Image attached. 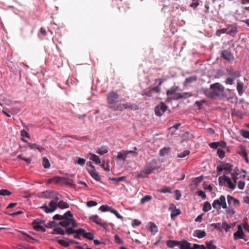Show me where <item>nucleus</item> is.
I'll return each mask as SVG.
<instances>
[{
  "label": "nucleus",
  "instance_id": "f257e3e1",
  "mask_svg": "<svg viewBox=\"0 0 249 249\" xmlns=\"http://www.w3.org/2000/svg\"><path fill=\"white\" fill-rule=\"evenodd\" d=\"M223 87L219 83H216L211 85L210 89H205V94L209 98H213L219 96L223 91Z\"/></svg>",
  "mask_w": 249,
  "mask_h": 249
},
{
  "label": "nucleus",
  "instance_id": "f03ea898",
  "mask_svg": "<svg viewBox=\"0 0 249 249\" xmlns=\"http://www.w3.org/2000/svg\"><path fill=\"white\" fill-rule=\"evenodd\" d=\"M119 95L114 91H111L107 94V100L108 107L113 111L116 110V107L119 104Z\"/></svg>",
  "mask_w": 249,
  "mask_h": 249
},
{
  "label": "nucleus",
  "instance_id": "7ed1b4c3",
  "mask_svg": "<svg viewBox=\"0 0 249 249\" xmlns=\"http://www.w3.org/2000/svg\"><path fill=\"white\" fill-rule=\"evenodd\" d=\"M212 206L213 208L217 210H219L221 208L223 209L227 208L225 196L222 195L219 198L214 200L212 204Z\"/></svg>",
  "mask_w": 249,
  "mask_h": 249
},
{
  "label": "nucleus",
  "instance_id": "20e7f679",
  "mask_svg": "<svg viewBox=\"0 0 249 249\" xmlns=\"http://www.w3.org/2000/svg\"><path fill=\"white\" fill-rule=\"evenodd\" d=\"M129 109L130 110H136L138 109L139 107L137 105L135 104H131L126 103L124 104H119L116 107V110L122 111L124 109Z\"/></svg>",
  "mask_w": 249,
  "mask_h": 249
},
{
  "label": "nucleus",
  "instance_id": "39448f33",
  "mask_svg": "<svg viewBox=\"0 0 249 249\" xmlns=\"http://www.w3.org/2000/svg\"><path fill=\"white\" fill-rule=\"evenodd\" d=\"M154 168L150 165L145 166L143 169L137 175L138 178H146L148 175L150 174Z\"/></svg>",
  "mask_w": 249,
  "mask_h": 249
},
{
  "label": "nucleus",
  "instance_id": "423d86ee",
  "mask_svg": "<svg viewBox=\"0 0 249 249\" xmlns=\"http://www.w3.org/2000/svg\"><path fill=\"white\" fill-rule=\"evenodd\" d=\"M87 169L90 176L97 181L100 180V176L96 171L95 167L89 162V165L87 164Z\"/></svg>",
  "mask_w": 249,
  "mask_h": 249
},
{
  "label": "nucleus",
  "instance_id": "0eeeda50",
  "mask_svg": "<svg viewBox=\"0 0 249 249\" xmlns=\"http://www.w3.org/2000/svg\"><path fill=\"white\" fill-rule=\"evenodd\" d=\"M168 107L163 102H161L155 108V114L158 116H162L167 110Z\"/></svg>",
  "mask_w": 249,
  "mask_h": 249
},
{
  "label": "nucleus",
  "instance_id": "6e6552de",
  "mask_svg": "<svg viewBox=\"0 0 249 249\" xmlns=\"http://www.w3.org/2000/svg\"><path fill=\"white\" fill-rule=\"evenodd\" d=\"M49 206L44 205L41 207L46 213L53 212L57 208V204L54 201L52 200L49 204Z\"/></svg>",
  "mask_w": 249,
  "mask_h": 249
},
{
  "label": "nucleus",
  "instance_id": "1a4fd4ad",
  "mask_svg": "<svg viewBox=\"0 0 249 249\" xmlns=\"http://www.w3.org/2000/svg\"><path fill=\"white\" fill-rule=\"evenodd\" d=\"M227 35L235 37L238 32L237 26L236 24H229L227 27Z\"/></svg>",
  "mask_w": 249,
  "mask_h": 249
},
{
  "label": "nucleus",
  "instance_id": "9d476101",
  "mask_svg": "<svg viewBox=\"0 0 249 249\" xmlns=\"http://www.w3.org/2000/svg\"><path fill=\"white\" fill-rule=\"evenodd\" d=\"M219 182H220L222 180H223L224 181L226 182L227 183V185L228 187L232 189L233 190L235 188V183H233L231 180V179L228 176H225L224 175L222 177H220L218 178Z\"/></svg>",
  "mask_w": 249,
  "mask_h": 249
},
{
  "label": "nucleus",
  "instance_id": "9b49d317",
  "mask_svg": "<svg viewBox=\"0 0 249 249\" xmlns=\"http://www.w3.org/2000/svg\"><path fill=\"white\" fill-rule=\"evenodd\" d=\"M227 201L230 207L239 206L240 205V202L238 199L235 198L230 195L227 196Z\"/></svg>",
  "mask_w": 249,
  "mask_h": 249
},
{
  "label": "nucleus",
  "instance_id": "f8f14e48",
  "mask_svg": "<svg viewBox=\"0 0 249 249\" xmlns=\"http://www.w3.org/2000/svg\"><path fill=\"white\" fill-rule=\"evenodd\" d=\"M221 57L224 59L231 62L233 60V57L229 50H225L221 52Z\"/></svg>",
  "mask_w": 249,
  "mask_h": 249
},
{
  "label": "nucleus",
  "instance_id": "ddd939ff",
  "mask_svg": "<svg viewBox=\"0 0 249 249\" xmlns=\"http://www.w3.org/2000/svg\"><path fill=\"white\" fill-rule=\"evenodd\" d=\"M244 235V233L242 226L240 225H238L237 231L233 234L234 239L237 240L239 239H243Z\"/></svg>",
  "mask_w": 249,
  "mask_h": 249
},
{
  "label": "nucleus",
  "instance_id": "4468645a",
  "mask_svg": "<svg viewBox=\"0 0 249 249\" xmlns=\"http://www.w3.org/2000/svg\"><path fill=\"white\" fill-rule=\"evenodd\" d=\"M89 219L103 227H105L107 225L106 223H103L101 222V219L99 218V216L97 215L91 216L89 217Z\"/></svg>",
  "mask_w": 249,
  "mask_h": 249
},
{
  "label": "nucleus",
  "instance_id": "2eb2a0df",
  "mask_svg": "<svg viewBox=\"0 0 249 249\" xmlns=\"http://www.w3.org/2000/svg\"><path fill=\"white\" fill-rule=\"evenodd\" d=\"M193 96V94L190 92L178 93L175 95L174 99L178 100L179 99L187 98Z\"/></svg>",
  "mask_w": 249,
  "mask_h": 249
},
{
  "label": "nucleus",
  "instance_id": "dca6fc26",
  "mask_svg": "<svg viewBox=\"0 0 249 249\" xmlns=\"http://www.w3.org/2000/svg\"><path fill=\"white\" fill-rule=\"evenodd\" d=\"M178 246L181 249H191V243L185 240L179 241Z\"/></svg>",
  "mask_w": 249,
  "mask_h": 249
},
{
  "label": "nucleus",
  "instance_id": "f3484780",
  "mask_svg": "<svg viewBox=\"0 0 249 249\" xmlns=\"http://www.w3.org/2000/svg\"><path fill=\"white\" fill-rule=\"evenodd\" d=\"M71 218H63V219L59 223V225L63 227H67L71 225Z\"/></svg>",
  "mask_w": 249,
  "mask_h": 249
},
{
  "label": "nucleus",
  "instance_id": "a211bd4d",
  "mask_svg": "<svg viewBox=\"0 0 249 249\" xmlns=\"http://www.w3.org/2000/svg\"><path fill=\"white\" fill-rule=\"evenodd\" d=\"M148 230L151 232H153L154 234L158 231V229L157 226L152 222H149L148 223Z\"/></svg>",
  "mask_w": 249,
  "mask_h": 249
},
{
  "label": "nucleus",
  "instance_id": "6ab92c4d",
  "mask_svg": "<svg viewBox=\"0 0 249 249\" xmlns=\"http://www.w3.org/2000/svg\"><path fill=\"white\" fill-rule=\"evenodd\" d=\"M194 235L198 238H202L206 235V233L204 231L196 230L194 231Z\"/></svg>",
  "mask_w": 249,
  "mask_h": 249
},
{
  "label": "nucleus",
  "instance_id": "aec40b11",
  "mask_svg": "<svg viewBox=\"0 0 249 249\" xmlns=\"http://www.w3.org/2000/svg\"><path fill=\"white\" fill-rule=\"evenodd\" d=\"M28 146L31 149H37L39 151L41 152L44 150V148L36 143H28Z\"/></svg>",
  "mask_w": 249,
  "mask_h": 249
},
{
  "label": "nucleus",
  "instance_id": "412c9836",
  "mask_svg": "<svg viewBox=\"0 0 249 249\" xmlns=\"http://www.w3.org/2000/svg\"><path fill=\"white\" fill-rule=\"evenodd\" d=\"M127 157V153L125 152V151L122 150L118 152L117 159L118 160H122L123 161H125Z\"/></svg>",
  "mask_w": 249,
  "mask_h": 249
},
{
  "label": "nucleus",
  "instance_id": "4be33fe9",
  "mask_svg": "<svg viewBox=\"0 0 249 249\" xmlns=\"http://www.w3.org/2000/svg\"><path fill=\"white\" fill-rule=\"evenodd\" d=\"M244 84L243 83L240 82L239 81H238L237 83V87L236 89L237 90L238 94L240 96H242L244 93Z\"/></svg>",
  "mask_w": 249,
  "mask_h": 249
},
{
  "label": "nucleus",
  "instance_id": "5701e85b",
  "mask_svg": "<svg viewBox=\"0 0 249 249\" xmlns=\"http://www.w3.org/2000/svg\"><path fill=\"white\" fill-rule=\"evenodd\" d=\"M227 72L228 75L233 76L234 78L239 77L241 76V71H233L231 70H227Z\"/></svg>",
  "mask_w": 249,
  "mask_h": 249
},
{
  "label": "nucleus",
  "instance_id": "b1692460",
  "mask_svg": "<svg viewBox=\"0 0 249 249\" xmlns=\"http://www.w3.org/2000/svg\"><path fill=\"white\" fill-rule=\"evenodd\" d=\"M89 155H90V157L89 158V159L91 160H93L94 162H95L96 164H100L101 163V160L99 157V156H97L96 155L93 154V153H89Z\"/></svg>",
  "mask_w": 249,
  "mask_h": 249
},
{
  "label": "nucleus",
  "instance_id": "393cba45",
  "mask_svg": "<svg viewBox=\"0 0 249 249\" xmlns=\"http://www.w3.org/2000/svg\"><path fill=\"white\" fill-rule=\"evenodd\" d=\"M85 231V230L83 229H78L77 230H76V231L74 233V235L73 236V237L75 239H80V235L83 236V233Z\"/></svg>",
  "mask_w": 249,
  "mask_h": 249
},
{
  "label": "nucleus",
  "instance_id": "a878e982",
  "mask_svg": "<svg viewBox=\"0 0 249 249\" xmlns=\"http://www.w3.org/2000/svg\"><path fill=\"white\" fill-rule=\"evenodd\" d=\"M179 241L169 240L167 242V246L169 248H173L176 246H178Z\"/></svg>",
  "mask_w": 249,
  "mask_h": 249
},
{
  "label": "nucleus",
  "instance_id": "bb28decb",
  "mask_svg": "<svg viewBox=\"0 0 249 249\" xmlns=\"http://www.w3.org/2000/svg\"><path fill=\"white\" fill-rule=\"evenodd\" d=\"M180 211L178 209L173 210L171 213V217L172 219L174 220L175 218L180 214Z\"/></svg>",
  "mask_w": 249,
  "mask_h": 249
},
{
  "label": "nucleus",
  "instance_id": "cd10ccee",
  "mask_svg": "<svg viewBox=\"0 0 249 249\" xmlns=\"http://www.w3.org/2000/svg\"><path fill=\"white\" fill-rule=\"evenodd\" d=\"M53 234H60L64 235L66 234L65 231L61 228H55L53 229Z\"/></svg>",
  "mask_w": 249,
  "mask_h": 249
},
{
  "label": "nucleus",
  "instance_id": "c85d7f7f",
  "mask_svg": "<svg viewBox=\"0 0 249 249\" xmlns=\"http://www.w3.org/2000/svg\"><path fill=\"white\" fill-rule=\"evenodd\" d=\"M57 207H59L60 209H65L69 207V205L66 202H65L63 200H60L57 204Z\"/></svg>",
  "mask_w": 249,
  "mask_h": 249
},
{
  "label": "nucleus",
  "instance_id": "c756f323",
  "mask_svg": "<svg viewBox=\"0 0 249 249\" xmlns=\"http://www.w3.org/2000/svg\"><path fill=\"white\" fill-rule=\"evenodd\" d=\"M83 236L87 239H88L90 240H94V235L93 233L91 232H86V231L83 233Z\"/></svg>",
  "mask_w": 249,
  "mask_h": 249
},
{
  "label": "nucleus",
  "instance_id": "7c9ffc66",
  "mask_svg": "<svg viewBox=\"0 0 249 249\" xmlns=\"http://www.w3.org/2000/svg\"><path fill=\"white\" fill-rule=\"evenodd\" d=\"M224 170L228 171L229 173H231L232 170L233 165L230 163H226L223 165Z\"/></svg>",
  "mask_w": 249,
  "mask_h": 249
},
{
  "label": "nucleus",
  "instance_id": "2f4dec72",
  "mask_svg": "<svg viewBox=\"0 0 249 249\" xmlns=\"http://www.w3.org/2000/svg\"><path fill=\"white\" fill-rule=\"evenodd\" d=\"M65 137L74 139H76L78 141H83V140H87L88 139V137H87V136L78 137L76 135H68V136H66Z\"/></svg>",
  "mask_w": 249,
  "mask_h": 249
},
{
  "label": "nucleus",
  "instance_id": "473e14b6",
  "mask_svg": "<svg viewBox=\"0 0 249 249\" xmlns=\"http://www.w3.org/2000/svg\"><path fill=\"white\" fill-rule=\"evenodd\" d=\"M212 208V206L211 205V204L208 202L206 201L204 202L203 207V211L205 212H207L209 211H210Z\"/></svg>",
  "mask_w": 249,
  "mask_h": 249
},
{
  "label": "nucleus",
  "instance_id": "72a5a7b5",
  "mask_svg": "<svg viewBox=\"0 0 249 249\" xmlns=\"http://www.w3.org/2000/svg\"><path fill=\"white\" fill-rule=\"evenodd\" d=\"M108 152V149L106 147H102L101 148L99 149L98 151H96V153L103 155L105 154Z\"/></svg>",
  "mask_w": 249,
  "mask_h": 249
},
{
  "label": "nucleus",
  "instance_id": "f704fd0d",
  "mask_svg": "<svg viewBox=\"0 0 249 249\" xmlns=\"http://www.w3.org/2000/svg\"><path fill=\"white\" fill-rule=\"evenodd\" d=\"M42 164L45 168H48L50 167L49 160L47 158L45 157L43 158Z\"/></svg>",
  "mask_w": 249,
  "mask_h": 249
},
{
  "label": "nucleus",
  "instance_id": "c9c22d12",
  "mask_svg": "<svg viewBox=\"0 0 249 249\" xmlns=\"http://www.w3.org/2000/svg\"><path fill=\"white\" fill-rule=\"evenodd\" d=\"M152 199V196L150 195H146L141 199V202L142 204H144L145 203L150 201Z\"/></svg>",
  "mask_w": 249,
  "mask_h": 249
},
{
  "label": "nucleus",
  "instance_id": "e433bc0d",
  "mask_svg": "<svg viewBox=\"0 0 249 249\" xmlns=\"http://www.w3.org/2000/svg\"><path fill=\"white\" fill-rule=\"evenodd\" d=\"M160 193H171L172 191L171 189L166 186H163L162 189L159 191Z\"/></svg>",
  "mask_w": 249,
  "mask_h": 249
},
{
  "label": "nucleus",
  "instance_id": "4c0bfd02",
  "mask_svg": "<svg viewBox=\"0 0 249 249\" xmlns=\"http://www.w3.org/2000/svg\"><path fill=\"white\" fill-rule=\"evenodd\" d=\"M170 148L169 147H164L162 148L160 150V155L161 156H164L165 155L167 154V153L169 152Z\"/></svg>",
  "mask_w": 249,
  "mask_h": 249
},
{
  "label": "nucleus",
  "instance_id": "58836bf2",
  "mask_svg": "<svg viewBox=\"0 0 249 249\" xmlns=\"http://www.w3.org/2000/svg\"><path fill=\"white\" fill-rule=\"evenodd\" d=\"M33 226L34 229L36 231L42 232H45L46 231V229L43 227L40 226V225H36L35 224V225Z\"/></svg>",
  "mask_w": 249,
  "mask_h": 249
},
{
  "label": "nucleus",
  "instance_id": "ea45409f",
  "mask_svg": "<svg viewBox=\"0 0 249 249\" xmlns=\"http://www.w3.org/2000/svg\"><path fill=\"white\" fill-rule=\"evenodd\" d=\"M190 151L185 150L180 153L178 154L177 157L178 158H185L186 156L190 154Z\"/></svg>",
  "mask_w": 249,
  "mask_h": 249
},
{
  "label": "nucleus",
  "instance_id": "a19ab883",
  "mask_svg": "<svg viewBox=\"0 0 249 249\" xmlns=\"http://www.w3.org/2000/svg\"><path fill=\"white\" fill-rule=\"evenodd\" d=\"M152 94H153L152 90L151 89H145V90H143L142 92V95H145V96H147L148 97H151V96H152Z\"/></svg>",
  "mask_w": 249,
  "mask_h": 249
},
{
  "label": "nucleus",
  "instance_id": "79ce46f5",
  "mask_svg": "<svg viewBox=\"0 0 249 249\" xmlns=\"http://www.w3.org/2000/svg\"><path fill=\"white\" fill-rule=\"evenodd\" d=\"M225 33L227 34V28H222L221 29L217 30L216 32V35L217 36H220L221 35V34H225Z\"/></svg>",
  "mask_w": 249,
  "mask_h": 249
},
{
  "label": "nucleus",
  "instance_id": "37998d69",
  "mask_svg": "<svg viewBox=\"0 0 249 249\" xmlns=\"http://www.w3.org/2000/svg\"><path fill=\"white\" fill-rule=\"evenodd\" d=\"M11 194L12 193L6 189L0 190V196H10Z\"/></svg>",
  "mask_w": 249,
  "mask_h": 249
},
{
  "label": "nucleus",
  "instance_id": "c03bdc74",
  "mask_svg": "<svg viewBox=\"0 0 249 249\" xmlns=\"http://www.w3.org/2000/svg\"><path fill=\"white\" fill-rule=\"evenodd\" d=\"M57 242L62 246L66 248L69 247L70 245V243L68 241L64 240H59Z\"/></svg>",
  "mask_w": 249,
  "mask_h": 249
},
{
  "label": "nucleus",
  "instance_id": "a18cd8bd",
  "mask_svg": "<svg viewBox=\"0 0 249 249\" xmlns=\"http://www.w3.org/2000/svg\"><path fill=\"white\" fill-rule=\"evenodd\" d=\"M199 5V0H192V2L190 4V7L196 9L197 7Z\"/></svg>",
  "mask_w": 249,
  "mask_h": 249
},
{
  "label": "nucleus",
  "instance_id": "49530a36",
  "mask_svg": "<svg viewBox=\"0 0 249 249\" xmlns=\"http://www.w3.org/2000/svg\"><path fill=\"white\" fill-rule=\"evenodd\" d=\"M99 210L102 212H110V211H111V208L107 205H102L100 207Z\"/></svg>",
  "mask_w": 249,
  "mask_h": 249
},
{
  "label": "nucleus",
  "instance_id": "de8ad7c7",
  "mask_svg": "<svg viewBox=\"0 0 249 249\" xmlns=\"http://www.w3.org/2000/svg\"><path fill=\"white\" fill-rule=\"evenodd\" d=\"M231 226L229 225L226 222H222L221 228L224 229L226 231H228L231 229Z\"/></svg>",
  "mask_w": 249,
  "mask_h": 249
},
{
  "label": "nucleus",
  "instance_id": "09e8293b",
  "mask_svg": "<svg viewBox=\"0 0 249 249\" xmlns=\"http://www.w3.org/2000/svg\"><path fill=\"white\" fill-rule=\"evenodd\" d=\"M54 192L53 191H46L44 193V197L46 198H51L53 196Z\"/></svg>",
  "mask_w": 249,
  "mask_h": 249
},
{
  "label": "nucleus",
  "instance_id": "8fccbe9b",
  "mask_svg": "<svg viewBox=\"0 0 249 249\" xmlns=\"http://www.w3.org/2000/svg\"><path fill=\"white\" fill-rule=\"evenodd\" d=\"M197 80V77L196 76H190L187 78L185 80L186 83H191L193 81H196Z\"/></svg>",
  "mask_w": 249,
  "mask_h": 249
},
{
  "label": "nucleus",
  "instance_id": "3c124183",
  "mask_svg": "<svg viewBox=\"0 0 249 249\" xmlns=\"http://www.w3.org/2000/svg\"><path fill=\"white\" fill-rule=\"evenodd\" d=\"M204 178L203 176H200L199 177L195 178L193 179V182L195 184H197L201 182Z\"/></svg>",
  "mask_w": 249,
  "mask_h": 249
},
{
  "label": "nucleus",
  "instance_id": "603ef678",
  "mask_svg": "<svg viewBox=\"0 0 249 249\" xmlns=\"http://www.w3.org/2000/svg\"><path fill=\"white\" fill-rule=\"evenodd\" d=\"M206 249H216V247L213 244V242L210 241L206 244Z\"/></svg>",
  "mask_w": 249,
  "mask_h": 249
},
{
  "label": "nucleus",
  "instance_id": "864d4df0",
  "mask_svg": "<svg viewBox=\"0 0 249 249\" xmlns=\"http://www.w3.org/2000/svg\"><path fill=\"white\" fill-rule=\"evenodd\" d=\"M217 154L220 159L224 158L225 155V151L219 148L217 149Z\"/></svg>",
  "mask_w": 249,
  "mask_h": 249
},
{
  "label": "nucleus",
  "instance_id": "5fc2aeb1",
  "mask_svg": "<svg viewBox=\"0 0 249 249\" xmlns=\"http://www.w3.org/2000/svg\"><path fill=\"white\" fill-rule=\"evenodd\" d=\"M177 90V88H172L170 89L167 90L166 94L168 96L173 95L175 93Z\"/></svg>",
  "mask_w": 249,
  "mask_h": 249
},
{
  "label": "nucleus",
  "instance_id": "6e6d98bb",
  "mask_svg": "<svg viewBox=\"0 0 249 249\" xmlns=\"http://www.w3.org/2000/svg\"><path fill=\"white\" fill-rule=\"evenodd\" d=\"M76 231V230L73 229L72 228H68L66 229L65 232L66 234H67L68 235H71L72 234H74L75 232Z\"/></svg>",
  "mask_w": 249,
  "mask_h": 249
},
{
  "label": "nucleus",
  "instance_id": "4d7b16f0",
  "mask_svg": "<svg viewBox=\"0 0 249 249\" xmlns=\"http://www.w3.org/2000/svg\"><path fill=\"white\" fill-rule=\"evenodd\" d=\"M125 177H119L118 178H110L109 179L111 180L114 181H116V182H120V181L124 180L125 179Z\"/></svg>",
  "mask_w": 249,
  "mask_h": 249
},
{
  "label": "nucleus",
  "instance_id": "13d9d810",
  "mask_svg": "<svg viewBox=\"0 0 249 249\" xmlns=\"http://www.w3.org/2000/svg\"><path fill=\"white\" fill-rule=\"evenodd\" d=\"M64 218H73V214L70 211H68L63 215Z\"/></svg>",
  "mask_w": 249,
  "mask_h": 249
},
{
  "label": "nucleus",
  "instance_id": "bf43d9fd",
  "mask_svg": "<svg viewBox=\"0 0 249 249\" xmlns=\"http://www.w3.org/2000/svg\"><path fill=\"white\" fill-rule=\"evenodd\" d=\"M110 212L111 213H113V214H114L118 218L121 219H123V217L122 215H121L116 210L112 209V210H111V211H110Z\"/></svg>",
  "mask_w": 249,
  "mask_h": 249
},
{
  "label": "nucleus",
  "instance_id": "052dcab7",
  "mask_svg": "<svg viewBox=\"0 0 249 249\" xmlns=\"http://www.w3.org/2000/svg\"><path fill=\"white\" fill-rule=\"evenodd\" d=\"M44 222V221H43V220H42L39 219H36L33 221V222L32 223V225L34 226L35 224L36 225H40L41 224L43 223Z\"/></svg>",
  "mask_w": 249,
  "mask_h": 249
},
{
  "label": "nucleus",
  "instance_id": "680f3d73",
  "mask_svg": "<svg viewBox=\"0 0 249 249\" xmlns=\"http://www.w3.org/2000/svg\"><path fill=\"white\" fill-rule=\"evenodd\" d=\"M97 205V203L96 201L90 200L87 202V205L89 207H91L92 206H95Z\"/></svg>",
  "mask_w": 249,
  "mask_h": 249
},
{
  "label": "nucleus",
  "instance_id": "e2e57ef3",
  "mask_svg": "<svg viewBox=\"0 0 249 249\" xmlns=\"http://www.w3.org/2000/svg\"><path fill=\"white\" fill-rule=\"evenodd\" d=\"M86 160L83 158H79L77 161L75 163L83 166L85 163Z\"/></svg>",
  "mask_w": 249,
  "mask_h": 249
},
{
  "label": "nucleus",
  "instance_id": "0e129e2a",
  "mask_svg": "<svg viewBox=\"0 0 249 249\" xmlns=\"http://www.w3.org/2000/svg\"><path fill=\"white\" fill-rule=\"evenodd\" d=\"M225 83L227 84H229V85H232L234 83V78H231V77H229L226 79Z\"/></svg>",
  "mask_w": 249,
  "mask_h": 249
},
{
  "label": "nucleus",
  "instance_id": "69168bd1",
  "mask_svg": "<svg viewBox=\"0 0 249 249\" xmlns=\"http://www.w3.org/2000/svg\"><path fill=\"white\" fill-rule=\"evenodd\" d=\"M115 241L116 243L121 244H123V241L120 238V237L118 235H115L114 236Z\"/></svg>",
  "mask_w": 249,
  "mask_h": 249
},
{
  "label": "nucleus",
  "instance_id": "338daca9",
  "mask_svg": "<svg viewBox=\"0 0 249 249\" xmlns=\"http://www.w3.org/2000/svg\"><path fill=\"white\" fill-rule=\"evenodd\" d=\"M64 216L57 214L53 216V219L54 220H61L63 219Z\"/></svg>",
  "mask_w": 249,
  "mask_h": 249
},
{
  "label": "nucleus",
  "instance_id": "774afa93",
  "mask_svg": "<svg viewBox=\"0 0 249 249\" xmlns=\"http://www.w3.org/2000/svg\"><path fill=\"white\" fill-rule=\"evenodd\" d=\"M197 195L201 196L202 198L205 199L206 198V195L205 192L202 190H199L197 192Z\"/></svg>",
  "mask_w": 249,
  "mask_h": 249
}]
</instances>
